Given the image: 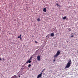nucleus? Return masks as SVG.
Segmentation results:
<instances>
[{
    "instance_id": "obj_1",
    "label": "nucleus",
    "mask_w": 78,
    "mask_h": 78,
    "mask_svg": "<svg viewBox=\"0 0 78 78\" xmlns=\"http://www.w3.org/2000/svg\"><path fill=\"white\" fill-rule=\"evenodd\" d=\"M72 62L71 61V60L70 59L69 60V61L66 64V65L65 67V68H69Z\"/></svg>"
},
{
    "instance_id": "obj_2",
    "label": "nucleus",
    "mask_w": 78,
    "mask_h": 78,
    "mask_svg": "<svg viewBox=\"0 0 78 78\" xmlns=\"http://www.w3.org/2000/svg\"><path fill=\"white\" fill-rule=\"evenodd\" d=\"M59 54H60V52L59 51H58L57 52L56 55H54V59H55V58H56V57H58Z\"/></svg>"
},
{
    "instance_id": "obj_3",
    "label": "nucleus",
    "mask_w": 78,
    "mask_h": 78,
    "mask_svg": "<svg viewBox=\"0 0 78 78\" xmlns=\"http://www.w3.org/2000/svg\"><path fill=\"white\" fill-rule=\"evenodd\" d=\"M42 74V72L41 73H40V74L38 75V76H37V78H40V77H41Z\"/></svg>"
},
{
    "instance_id": "obj_4",
    "label": "nucleus",
    "mask_w": 78,
    "mask_h": 78,
    "mask_svg": "<svg viewBox=\"0 0 78 78\" xmlns=\"http://www.w3.org/2000/svg\"><path fill=\"white\" fill-rule=\"evenodd\" d=\"M37 59L38 61H40V60L41 59V58L40 57V56L38 55L37 56Z\"/></svg>"
},
{
    "instance_id": "obj_5",
    "label": "nucleus",
    "mask_w": 78,
    "mask_h": 78,
    "mask_svg": "<svg viewBox=\"0 0 78 78\" xmlns=\"http://www.w3.org/2000/svg\"><path fill=\"white\" fill-rule=\"evenodd\" d=\"M54 33H52L51 34L50 36H51V37H53V36H54Z\"/></svg>"
},
{
    "instance_id": "obj_6",
    "label": "nucleus",
    "mask_w": 78,
    "mask_h": 78,
    "mask_svg": "<svg viewBox=\"0 0 78 78\" xmlns=\"http://www.w3.org/2000/svg\"><path fill=\"white\" fill-rule=\"evenodd\" d=\"M43 11L44 12H46V11H47V10H46V8L43 9Z\"/></svg>"
},
{
    "instance_id": "obj_7",
    "label": "nucleus",
    "mask_w": 78,
    "mask_h": 78,
    "mask_svg": "<svg viewBox=\"0 0 78 78\" xmlns=\"http://www.w3.org/2000/svg\"><path fill=\"white\" fill-rule=\"evenodd\" d=\"M28 62L29 64H30L31 62V61L30 60H28Z\"/></svg>"
},
{
    "instance_id": "obj_8",
    "label": "nucleus",
    "mask_w": 78,
    "mask_h": 78,
    "mask_svg": "<svg viewBox=\"0 0 78 78\" xmlns=\"http://www.w3.org/2000/svg\"><path fill=\"white\" fill-rule=\"evenodd\" d=\"M21 35H20V36H19L18 37V38H20V39H21Z\"/></svg>"
},
{
    "instance_id": "obj_9",
    "label": "nucleus",
    "mask_w": 78,
    "mask_h": 78,
    "mask_svg": "<svg viewBox=\"0 0 78 78\" xmlns=\"http://www.w3.org/2000/svg\"><path fill=\"white\" fill-rule=\"evenodd\" d=\"M32 58H33V57L32 56L30 57V59L29 60H30V61H31V60L32 59Z\"/></svg>"
},
{
    "instance_id": "obj_10",
    "label": "nucleus",
    "mask_w": 78,
    "mask_h": 78,
    "mask_svg": "<svg viewBox=\"0 0 78 78\" xmlns=\"http://www.w3.org/2000/svg\"><path fill=\"white\" fill-rule=\"evenodd\" d=\"M37 21H38V22H39L40 21V18H39L37 20Z\"/></svg>"
},
{
    "instance_id": "obj_11",
    "label": "nucleus",
    "mask_w": 78,
    "mask_h": 78,
    "mask_svg": "<svg viewBox=\"0 0 78 78\" xmlns=\"http://www.w3.org/2000/svg\"><path fill=\"white\" fill-rule=\"evenodd\" d=\"M66 19V16H65L63 18V19H64V20H65Z\"/></svg>"
},
{
    "instance_id": "obj_12",
    "label": "nucleus",
    "mask_w": 78,
    "mask_h": 78,
    "mask_svg": "<svg viewBox=\"0 0 78 78\" xmlns=\"http://www.w3.org/2000/svg\"><path fill=\"white\" fill-rule=\"evenodd\" d=\"M31 64H29L28 65V67H31Z\"/></svg>"
},
{
    "instance_id": "obj_13",
    "label": "nucleus",
    "mask_w": 78,
    "mask_h": 78,
    "mask_svg": "<svg viewBox=\"0 0 78 78\" xmlns=\"http://www.w3.org/2000/svg\"><path fill=\"white\" fill-rule=\"evenodd\" d=\"M45 69H43V71H42V72H44V71H45Z\"/></svg>"
},
{
    "instance_id": "obj_14",
    "label": "nucleus",
    "mask_w": 78,
    "mask_h": 78,
    "mask_svg": "<svg viewBox=\"0 0 78 78\" xmlns=\"http://www.w3.org/2000/svg\"><path fill=\"white\" fill-rule=\"evenodd\" d=\"M68 30H69V31H71V29H70V28H69L68 29Z\"/></svg>"
},
{
    "instance_id": "obj_15",
    "label": "nucleus",
    "mask_w": 78,
    "mask_h": 78,
    "mask_svg": "<svg viewBox=\"0 0 78 78\" xmlns=\"http://www.w3.org/2000/svg\"><path fill=\"white\" fill-rule=\"evenodd\" d=\"M73 37V35H71V37Z\"/></svg>"
},
{
    "instance_id": "obj_16",
    "label": "nucleus",
    "mask_w": 78,
    "mask_h": 78,
    "mask_svg": "<svg viewBox=\"0 0 78 78\" xmlns=\"http://www.w3.org/2000/svg\"><path fill=\"white\" fill-rule=\"evenodd\" d=\"M35 43H36V44H37V42L36 41H35Z\"/></svg>"
},
{
    "instance_id": "obj_17",
    "label": "nucleus",
    "mask_w": 78,
    "mask_h": 78,
    "mask_svg": "<svg viewBox=\"0 0 78 78\" xmlns=\"http://www.w3.org/2000/svg\"><path fill=\"white\" fill-rule=\"evenodd\" d=\"M55 61H56V60L55 59H54L53 60V62H55Z\"/></svg>"
},
{
    "instance_id": "obj_18",
    "label": "nucleus",
    "mask_w": 78,
    "mask_h": 78,
    "mask_svg": "<svg viewBox=\"0 0 78 78\" xmlns=\"http://www.w3.org/2000/svg\"><path fill=\"white\" fill-rule=\"evenodd\" d=\"M3 61H6V60H5V58H3Z\"/></svg>"
},
{
    "instance_id": "obj_19",
    "label": "nucleus",
    "mask_w": 78,
    "mask_h": 78,
    "mask_svg": "<svg viewBox=\"0 0 78 78\" xmlns=\"http://www.w3.org/2000/svg\"><path fill=\"white\" fill-rule=\"evenodd\" d=\"M32 37H34V35L32 36Z\"/></svg>"
},
{
    "instance_id": "obj_20",
    "label": "nucleus",
    "mask_w": 78,
    "mask_h": 78,
    "mask_svg": "<svg viewBox=\"0 0 78 78\" xmlns=\"http://www.w3.org/2000/svg\"><path fill=\"white\" fill-rule=\"evenodd\" d=\"M28 62V61L27 62H26V64H27Z\"/></svg>"
},
{
    "instance_id": "obj_21",
    "label": "nucleus",
    "mask_w": 78,
    "mask_h": 78,
    "mask_svg": "<svg viewBox=\"0 0 78 78\" xmlns=\"http://www.w3.org/2000/svg\"><path fill=\"white\" fill-rule=\"evenodd\" d=\"M56 5L57 6H59V5H58V4H57Z\"/></svg>"
},
{
    "instance_id": "obj_22",
    "label": "nucleus",
    "mask_w": 78,
    "mask_h": 78,
    "mask_svg": "<svg viewBox=\"0 0 78 78\" xmlns=\"http://www.w3.org/2000/svg\"><path fill=\"white\" fill-rule=\"evenodd\" d=\"M2 59V58H0V60H1Z\"/></svg>"
},
{
    "instance_id": "obj_23",
    "label": "nucleus",
    "mask_w": 78,
    "mask_h": 78,
    "mask_svg": "<svg viewBox=\"0 0 78 78\" xmlns=\"http://www.w3.org/2000/svg\"><path fill=\"white\" fill-rule=\"evenodd\" d=\"M19 77H20V76H19Z\"/></svg>"
},
{
    "instance_id": "obj_24",
    "label": "nucleus",
    "mask_w": 78,
    "mask_h": 78,
    "mask_svg": "<svg viewBox=\"0 0 78 78\" xmlns=\"http://www.w3.org/2000/svg\"><path fill=\"white\" fill-rule=\"evenodd\" d=\"M46 37H47V36H46Z\"/></svg>"
}]
</instances>
